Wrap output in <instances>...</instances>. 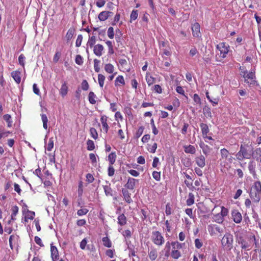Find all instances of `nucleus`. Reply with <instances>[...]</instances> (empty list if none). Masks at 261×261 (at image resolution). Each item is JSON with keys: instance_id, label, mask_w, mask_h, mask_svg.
<instances>
[{"instance_id": "1", "label": "nucleus", "mask_w": 261, "mask_h": 261, "mask_svg": "<svg viewBox=\"0 0 261 261\" xmlns=\"http://www.w3.org/2000/svg\"><path fill=\"white\" fill-rule=\"evenodd\" d=\"M246 147H249L247 144L243 145L241 144L240 146V151L241 152V155L245 157L246 159H249L251 156L253 157L254 152H255L256 154H260L261 152V149L260 148H257L255 151H253V148H251L250 150L247 149Z\"/></svg>"}, {"instance_id": "2", "label": "nucleus", "mask_w": 261, "mask_h": 261, "mask_svg": "<svg viewBox=\"0 0 261 261\" xmlns=\"http://www.w3.org/2000/svg\"><path fill=\"white\" fill-rule=\"evenodd\" d=\"M233 236L229 233H226L221 240V244L223 248L225 247L228 250H230L233 247Z\"/></svg>"}, {"instance_id": "3", "label": "nucleus", "mask_w": 261, "mask_h": 261, "mask_svg": "<svg viewBox=\"0 0 261 261\" xmlns=\"http://www.w3.org/2000/svg\"><path fill=\"white\" fill-rule=\"evenodd\" d=\"M152 234L151 240L154 244L158 246H161L164 244V238L160 232L159 231H153Z\"/></svg>"}, {"instance_id": "4", "label": "nucleus", "mask_w": 261, "mask_h": 261, "mask_svg": "<svg viewBox=\"0 0 261 261\" xmlns=\"http://www.w3.org/2000/svg\"><path fill=\"white\" fill-rule=\"evenodd\" d=\"M244 75L243 76L247 79H245V82L250 84V85H255L257 82L255 81V71H251L247 73V71H244Z\"/></svg>"}, {"instance_id": "5", "label": "nucleus", "mask_w": 261, "mask_h": 261, "mask_svg": "<svg viewBox=\"0 0 261 261\" xmlns=\"http://www.w3.org/2000/svg\"><path fill=\"white\" fill-rule=\"evenodd\" d=\"M231 216L233 220L236 223H240L242 220L241 214L237 210H233L231 211Z\"/></svg>"}, {"instance_id": "6", "label": "nucleus", "mask_w": 261, "mask_h": 261, "mask_svg": "<svg viewBox=\"0 0 261 261\" xmlns=\"http://www.w3.org/2000/svg\"><path fill=\"white\" fill-rule=\"evenodd\" d=\"M237 242L238 244L241 245V248L243 249H248L250 245L244 239V238L242 236H237Z\"/></svg>"}, {"instance_id": "7", "label": "nucleus", "mask_w": 261, "mask_h": 261, "mask_svg": "<svg viewBox=\"0 0 261 261\" xmlns=\"http://www.w3.org/2000/svg\"><path fill=\"white\" fill-rule=\"evenodd\" d=\"M50 252L53 261H57L59 259V252L57 248L53 244L50 245Z\"/></svg>"}, {"instance_id": "8", "label": "nucleus", "mask_w": 261, "mask_h": 261, "mask_svg": "<svg viewBox=\"0 0 261 261\" xmlns=\"http://www.w3.org/2000/svg\"><path fill=\"white\" fill-rule=\"evenodd\" d=\"M193 36L195 37H199L200 36V25L198 23L195 22L191 28Z\"/></svg>"}, {"instance_id": "9", "label": "nucleus", "mask_w": 261, "mask_h": 261, "mask_svg": "<svg viewBox=\"0 0 261 261\" xmlns=\"http://www.w3.org/2000/svg\"><path fill=\"white\" fill-rule=\"evenodd\" d=\"M217 48L218 49L221 54H222V58H224L226 57V54H227L228 50L227 47L225 45L224 43H222L217 46Z\"/></svg>"}, {"instance_id": "10", "label": "nucleus", "mask_w": 261, "mask_h": 261, "mask_svg": "<svg viewBox=\"0 0 261 261\" xmlns=\"http://www.w3.org/2000/svg\"><path fill=\"white\" fill-rule=\"evenodd\" d=\"M138 179L133 178L129 177L127 183L125 185L124 187L129 190H133L135 186L136 182L138 181Z\"/></svg>"}, {"instance_id": "11", "label": "nucleus", "mask_w": 261, "mask_h": 261, "mask_svg": "<svg viewBox=\"0 0 261 261\" xmlns=\"http://www.w3.org/2000/svg\"><path fill=\"white\" fill-rule=\"evenodd\" d=\"M93 53L96 56L100 57L102 55L104 47L101 44H98L93 46Z\"/></svg>"}, {"instance_id": "12", "label": "nucleus", "mask_w": 261, "mask_h": 261, "mask_svg": "<svg viewBox=\"0 0 261 261\" xmlns=\"http://www.w3.org/2000/svg\"><path fill=\"white\" fill-rule=\"evenodd\" d=\"M261 195V192L254 191V192H252L250 191V198L253 200L254 202L257 203L260 200V196Z\"/></svg>"}, {"instance_id": "13", "label": "nucleus", "mask_w": 261, "mask_h": 261, "mask_svg": "<svg viewBox=\"0 0 261 261\" xmlns=\"http://www.w3.org/2000/svg\"><path fill=\"white\" fill-rule=\"evenodd\" d=\"M205 158L202 155H201L195 158V162L197 165L201 168L204 167V166L205 165Z\"/></svg>"}, {"instance_id": "14", "label": "nucleus", "mask_w": 261, "mask_h": 261, "mask_svg": "<svg viewBox=\"0 0 261 261\" xmlns=\"http://www.w3.org/2000/svg\"><path fill=\"white\" fill-rule=\"evenodd\" d=\"M21 72L19 71H13L11 72V76L14 81L17 83L19 84L21 81Z\"/></svg>"}, {"instance_id": "15", "label": "nucleus", "mask_w": 261, "mask_h": 261, "mask_svg": "<svg viewBox=\"0 0 261 261\" xmlns=\"http://www.w3.org/2000/svg\"><path fill=\"white\" fill-rule=\"evenodd\" d=\"M122 192L124 196V198L127 203H130L133 202V200L130 197V194L129 193L127 190L122 189Z\"/></svg>"}, {"instance_id": "16", "label": "nucleus", "mask_w": 261, "mask_h": 261, "mask_svg": "<svg viewBox=\"0 0 261 261\" xmlns=\"http://www.w3.org/2000/svg\"><path fill=\"white\" fill-rule=\"evenodd\" d=\"M200 127L201 129V132L203 137H206V135L210 132V129L208 125L204 123H201L200 124Z\"/></svg>"}, {"instance_id": "17", "label": "nucleus", "mask_w": 261, "mask_h": 261, "mask_svg": "<svg viewBox=\"0 0 261 261\" xmlns=\"http://www.w3.org/2000/svg\"><path fill=\"white\" fill-rule=\"evenodd\" d=\"M107 118L108 117L105 115H102L100 118V121L101 122L102 127L105 129V133H107L109 129V126L107 124Z\"/></svg>"}, {"instance_id": "18", "label": "nucleus", "mask_w": 261, "mask_h": 261, "mask_svg": "<svg viewBox=\"0 0 261 261\" xmlns=\"http://www.w3.org/2000/svg\"><path fill=\"white\" fill-rule=\"evenodd\" d=\"M127 248L129 250L128 255L130 256H136L139 258V256L136 254L137 251L135 250V246L133 245H128Z\"/></svg>"}, {"instance_id": "19", "label": "nucleus", "mask_w": 261, "mask_h": 261, "mask_svg": "<svg viewBox=\"0 0 261 261\" xmlns=\"http://www.w3.org/2000/svg\"><path fill=\"white\" fill-rule=\"evenodd\" d=\"M185 152L187 153L194 154L196 152V149L194 146L189 145L188 146H184Z\"/></svg>"}, {"instance_id": "20", "label": "nucleus", "mask_w": 261, "mask_h": 261, "mask_svg": "<svg viewBox=\"0 0 261 261\" xmlns=\"http://www.w3.org/2000/svg\"><path fill=\"white\" fill-rule=\"evenodd\" d=\"M68 88L67 86L66 83L65 82L62 84V85L61 86V89L60 91V93L63 97H64L67 95V92H68Z\"/></svg>"}, {"instance_id": "21", "label": "nucleus", "mask_w": 261, "mask_h": 261, "mask_svg": "<svg viewBox=\"0 0 261 261\" xmlns=\"http://www.w3.org/2000/svg\"><path fill=\"white\" fill-rule=\"evenodd\" d=\"M118 223L121 226H123L126 223V218L123 214L118 216Z\"/></svg>"}, {"instance_id": "22", "label": "nucleus", "mask_w": 261, "mask_h": 261, "mask_svg": "<svg viewBox=\"0 0 261 261\" xmlns=\"http://www.w3.org/2000/svg\"><path fill=\"white\" fill-rule=\"evenodd\" d=\"M148 256L151 260H155L158 256V252L155 249H151L150 251L148 252Z\"/></svg>"}, {"instance_id": "23", "label": "nucleus", "mask_w": 261, "mask_h": 261, "mask_svg": "<svg viewBox=\"0 0 261 261\" xmlns=\"http://www.w3.org/2000/svg\"><path fill=\"white\" fill-rule=\"evenodd\" d=\"M103 189L105 191V193L106 196H112L113 195V190L112 188L110 187V184L109 185L103 186Z\"/></svg>"}, {"instance_id": "24", "label": "nucleus", "mask_w": 261, "mask_h": 261, "mask_svg": "<svg viewBox=\"0 0 261 261\" xmlns=\"http://www.w3.org/2000/svg\"><path fill=\"white\" fill-rule=\"evenodd\" d=\"M96 42V37L95 36L92 35V36H90L89 37V40L88 41L87 45L89 46L91 48L94 46V44Z\"/></svg>"}, {"instance_id": "25", "label": "nucleus", "mask_w": 261, "mask_h": 261, "mask_svg": "<svg viewBox=\"0 0 261 261\" xmlns=\"http://www.w3.org/2000/svg\"><path fill=\"white\" fill-rule=\"evenodd\" d=\"M95 98H96V96L94 92L92 91L90 92L88 95V99L91 104L94 105L96 103Z\"/></svg>"}, {"instance_id": "26", "label": "nucleus", "mask_w": 261, "mask_h": 261, "mask_svg": "<svg viewBox=\"0 0 261 261\" xmlns=\"http://www.w3.org/2000/svg\"><path fill=\"white\" fill-rule=\"evenodd\" d=\"M102 241L103 242V245L108 248H110L112 247V243L110 240L109 239L108 237H103L102 239Z\"/></svg>"}, {"instance_id": "27", "label": "nucleus", "mask_w": 261, "mask_h": 261, "mask_svg": "<svg viewBox=\"0 0 261 261\" xmlns=\"http://www.w3.org/2000/svg\"><path fill=\"white\" fill-rule=\"evenodd\" d=\"M74 31H75V30L73 28H70L68 30V32L66 33V36H65L67 41H69L72 39V38L73 36Z\"/></svg>"}, {"instance_id": "28", "label": "nucleus", "mask_w": 261, "mask_h": 261, "mask_svg": "<svg viewBox=\"0 0 261 261\" xmlns=\"http://www.w3.org/2000/svg\"><path fill=\"white\" fill-rule=\"evenodd\" d=\"M3 119L7 122L8 126L11 127L12 125L11 115L9 114H5L3 116Z\"/></svg>"}, {"instance_id": "29", "label": "nucleus", "mask_w": 261, "mask_h": 261, "mask_svg": "<svg viewBox=\"0 0 261 261\" xmlns=\"http://www.w3.org/2000/svg\"><path fill=\"white\" fill-rule=\"evenodd\" d=\"M116 159L115 152H111L108 156V160L110 164L112 165L114 164Z\"/></svg>"}, {"instance_id": "30", "label": "nucleus", "mask_w": 261, "mask_h": 261, "mask_svg": "<svg viewBox=\"0 0 261 261\" xmlns=\"http://www.w3.org/2000/svg\"><path fill=\"white\" fill-rule=\"evenodd\" d=\"M98 18L100 21H102L107 20L109 17L107 14H106V11L101 12L99 14Z\"/></svg>"}, {"instance_id": "31", "label": "nucleus", "mask_w": 261, "mask_h": 261, "mask_svg": "<svg viewBox=\"0 0 261 261\" xmlns=\"http://www.w3.org/2000/svg\"><path fill=\"white\" fill-rule=\"evenodd\" d=\"M253 190L256 192H261V183L259 181H256L254 183L252 187Z\"/></svg>"}, {"instance_id": "32", "label": "nucleus", "mask_w": 261, "mask_h": 261, "mask_svg": "<svg viewBox=\"0 0 261 261\" xmlns=\"http://www.w3.org/2000/svg\"><path fill=\"white\" fill-rule=\"evenodd\" d=\"M194 202V196L192 193H190L189 194V198L187 200L186 203L187 205L190 206L193 204Z\"/></svg>"}, {"instance_id": "33", "label": "nucleus", "mask_w": 261, "mask_h": 261, "mask_svg": "<svg viewBox=\"0 0 261 261\" xmlns=\"http://www.w3.org/2000/svg\"><path fill=\"white\" fill-rule=\"evenodd\" d=\"M105 70L108 73H112L114 71V66L110 63L107 64L105 65Z\"/></svg>"}, {"instance_id": "34", "label": "nucleus", "mask_w": 261, "mask_h": 261, "mask_svg": "<svg viewBox=\"0 0 261 261\" xmlns=\"http://www.w3.org/2000/svg\"><path fill=\"white\" fill-rule=\"evenodd\" d=\"M203 114L206 116L212 118V113L211 111V109L207 106H205L203 108Z\"/></svg>"}, {"instance_id": "35", "label": "nucleus", "mask_w": 261, "mask_h": 261, "mask_svg": "<svg viewBox=\"0 0 261 261\" xmlns=\"http://www.w3.org/2000/svg\"><path fill=\"white\" fill-rule=\"evenodd\" d=\"M200 147L202 148L203 152L205 154H207L210 152V148L208 145H205L204 143L200 144Z\"/></svg>"}, {"instance_id": "36", "label": "nucleus", "mask_w": 261, "mask_h": 261, "mask_svg": "<svg viewBox=\"0 0 261 261\" xmlns=\"http://www.w3.org/2000/svg\"><path fill=\"white\" fill-rule=\"evenodd\" d=\"M27 213L31 214V216H29V215H28L27 216H25V217H24V221L25 222H28V219L33 220L34 219V218L35 215V213L34 212L31 211H30L29 210H27Z\"/></svg>"}, {"instance_id": "37", "label": "nucleus", "mask_w": 261, "mask_h": 261, "mask_svg": "<svg viewBox=\"0 0 261 261\" xmlns=\"http://www.w3.org/2000/svg\"><path fill=\"white\" fill-rule=\"evenodd\" d=\"M87 148L88 150H93L95 148L94 142L92 140L89 139L87 141Z\"/></svg>"}, {"instance_id": "38", "label": "nucleus", "mask_w": 261, "mask_h": 261, "mask_svg": "<svg viewBox=\"0 0 261 261\" xmlns=\"http://www.w3.org/2000/svg\"><path fill=\"white\" fill-rule=\"evenodd\" d=\"M105 80V76L101 74H99L98 75V81L99 86L101 88H102L104 85V81Z\"/></svg>"}, {"instance_id": "39", "label": "nucleus", "mask_w": 261, "mask_h": 261, "mask_svg": "<svg viewBox=\"0 0 261 261\" xmlns=\"http://www.w3.org/2000/svg\"><path fill=\"white\" fill-rule=\"evenodd\" d=\"M146 82L149 86L153 84L155 81V79L151 76H148V74L147 73L146 77Z\"/></svg>"}, {"instance_id": "40", "label": "nucleus", "mask_w": 261, "mask_h": 261, "mask_svg": "<svg viewBox=\"0 0 261 261\" xmlns=\"http://www.w3.org/2000/svg\"><path fill=\"white\" fill-rule=\"evenodd\" d=\"M221 156L222 159H226L228 156L229 151L225 148L221 149L220 150Z\"/></svg>"}, {"instance_id": "41", "label": "nucleus", "mask_w": 261, "mask_h": 261, "mask_svg": "<svg viewBox=\"0 0 261 261\" xmlns=\"http://www.w3.org/2000/svg\"><path fill=\"white\" fill-rule=\"evenodd\" d=\"M171 255L173 258L177 259L181 256V254L177 250L174 249L172 250Z\"/></svg>"}, {"instance_id": "42", "label": "nucleus", "mask_w": 261, "mask_h": 261, "mask_svg": "<svg viewBox=\"0 0 261 261\" xmlns=\"http://www.w3.org/2000/svg\"><path fill=\"white\" fill-rule=\"evenodd\" d=\"M90 135L91 137L95 140L98 138V134L95 128L91 127L90 129Z\"/></svg>"}, {"instance_id": "43", "label": "nucleus", "mask_w": 261, "mask_h": 261, "mask_svg": "<svg viewBox=\"0 0 261 261\" xmlns=\"http://www.w3.org/2000/svg\"><path fill=\"white\" fill-rule=\"evenodd\" d=\"M138 11L136 10H133L130 14V22H132V20H136L138 17Z\"/></svg>"}, {"instance_id": "44", "label": "nucleus", "mask_w": 261, "mask_h": 261, "mask_svg": "<svg viewBox=\"0 0 261 261\" xmlns=\"http://www.w3.org/2000/svg\"><path fill=\"white\" fill-rule=\"evenodd\" d=\"M89 88L88 82L86 80H84L81 83V89L84 91H87Z\"/></svg>"}, {"instance_id": "45", "label": "nucleus", "mask_w": 261, "mask_h": 261, "mask_svg": "<svg viewBox=\"0 0 261 261\" xmlns=\"http://www.w3.org/2000/svg\"><path fill=\"white\" fill-rule=\"evenodd\" d=\"M215 221L218 223H222L224 221V218L220 214H217L214 216Z\"/></svg>"}, {"instance_id": "46", "label": "nucleus", "mask_w": 261, "mask_h": 261, "mask_svg": "<svg viewBox=\"0 0 261 261\" xmlns=\"http://www.w3.org/2000/svg\"><path fill=\"white\" fill-rule=\"evenodd\" d=\"M99 60L96 59L94 60V68L96 72H99L100 71V67L99 66Z\"/></svg>"}, {"instance_id": "47", "label": "nucleus", "mask_w": 261, "mask_h": 261, "mask_svg": "<svg viewBox=\"0 0 261 261\" xmlns=\"http://www.w3.org/2000/svg\"><path fill=\"white\" fill-rule=\"evenodd\" d=\"M206 96L207 99L212 103L213 105L214 106L217 105L218 103V99L215 98L214 100H212V98H211L210 96H209L208 92H206Z\"/></svg>"}, {"instance_id": "48", "label": "nucleus", "mask_w": 261, "mask_h": 261, "mask_svg": "<svg viewBox=\"0 0 261 261\" xmlns=\"http://www.w3.org/2000/svg\"><path fill=\"white\" fill-rule=\"evenodd\" d=\"M144 129V127L143 126H140L135 134V137L139 138L143 134Z\"/></svg>"}, {"instance_id": "49", "label": "nucleus", "mask_w": 261, "mask_h": 261, "mask_svg": "<svg viewBox=\"0 0 261 261\" xmlns=\"http://www.w3.org/2000/svg\"><path fill=\"white\" fill-rule=\"evenodd\" d=\"M253 161H251L249 163L248 169L251 173L253 175L255 174V166L253 165Z\"/></svg>"}, {"instance_id": "50", "label": "nucleus", "mask_w": 261, "mask_h": 261, "mask_svg": "<svg viewBox=\"0 0 261 261\" xmlns=\"http://www.w3.org/2000/svg\"><path fill=\"white\" fill-rule=\"evenodd\" d=\"M54 147V140H53V138H50L49 139V141H48V143L47 144V150L48 151H51V149H53Z\"/></svg>"}, {"instance_id": "51", "label": "nucleus", "mask_w": 261, "mask_h": 261, "mask_svg": "<svg viewBox=\"0 0 261 261\" xmlns=\"http://www.w3.org/2000/svg\"><path fill=\"white\" fill-rule=\"evenodd\" d=\"M108 36L110 39L114 38V29L113 27H111L109 28L108 30Z\"/></svg>"}, {"instance_id": "52", "label": "nucleus", "mask_w": 261, "mask_h": 261, "mask_svg": "<svg viewBox=\"0 0 261 261\" xmlns=\"http://www.w3.org/2000/svg\"><path fill=\"white\" fill-rule=\"evenodd\" d=\"M152 176L156 181H160L161 179V172L154 171L152 173Z\"/></svg>"}, {"instance_id": "53", "label": "nucleus", "mask_w": 261, "mask_h": 261, "mask_svg": "<svg viewBox=\"0 0 261 261\" xmlns=\"http://www.w3.org/2000/svg\"><path fill=\"white\" fill-rule=\"evenodd\" d=\"M75 63L77 65H82L83 63L82 57L80 55H76V57H75Z\"/></svg>"}, {"instance_id": "54", "label": "nucleus", "mask_w": 261, "mask_h": 261, "mask_svg": "<svg viewBox=\"0 0 261 261\" xmlns=\"http://www.w3.org/2000/svg\"><path fill=\"white\" fill-rule=\"evenodd\" d=\"M117 83H119L122 85L125 84L123 76L119 75L115 80V86H117Z\"/></svg>"}, {"instance_id": "55", "label": "nucleus", "mask_w": 261, "mask_h": 261, "mask_svg": "<svg viewBox=\"0 0 261 261\" xmlns=\"http://www.w3.org/2000/svg\"><path fill=\"white\" fill-rule=\"evenodd\" d=\"M171 245L173 247L174 249H178L181 248L182 247L181 244L178 243V242H172L171 243Z\"/></svg>"}, {"instance_id": "56", "label": "nucleus", "mask_w": 261, "mask_h": 261, "mask_svg": "<svg viewBox=\"0 0 261 261\" xmlns=\"http://www.w3.org/2000/svg\"><path fill=\"white\" fill-rule=\"evenodd\" d=\"M88 211H89L88 210L87 208H83V209H80L77 211V214L78 216H81L85 215L87 214L88 213Z\"/></svg>"}, {"instance_id": "57", "label": "nucleus", "mask_w": 261, "mask_h": 261, "mask_svg": "<svg viewBox=\"0 0 261 261\" xmlns=\"http://www.w3.org/2000/svg\"><path fill=\"white\" fill-rule=\"evenodd\" d=\"M193 100L195 102L198 104L199 106L201 105V99L197 94H194L193 95Z\"/></svg>"}, {"instance_id": "58", "label": "nucleus", "mask_w": 261, "mask_h": 261, "mask_svg": "<svg viewBox=\"0 0 261 261\" xmlns=\"http://www.w3.org/2000/svg\"><path fill=\"white\" fill-rule=\"evenodd\" d=\"M82 40H83L82 35H81V34L77 36V39L76 40V43H75V46L76 47H80L81 45Z\"/></svg>"}, {"instance_id": "59", "label": "nucleus", "mask_w": 261, "mask_h": 261, "mask_svg": "<svg viewBox=\"0 0 261 261\" xmlns=\"http://www.w3.org/2000/svg\"><path fill=\"white\" fill-rule=\"evenodd\" d=\"M115 252L114 249H108L106 251V255L110 258H113L114 257Z\"/></svg>"}, {"instance_id": "60", "label": "nucleus", "mask_w": 261, "mask_h": 261, "mask_svg": "<svg viewBox=\"0 0 261 261\" xmlns=\"http://www.w3.org/2000/svg\"><path fill=\"white\" fill-rule=\"evenodd\" d=\"M77 192H78L79 196H81L82 195V194L83 192V182L82 181H80V182L79 184Z\"/></svg>"}, {"instance_id": "61", "label": "nucleus", "mask_w": 261, "mask_h": 261, "mask_svg": "<svg viewBox=\"0 0 261 261\" xmlns=\"http://www.w3.org/2000/svg\"><path fill=\"white\" fill-rule=\"evenodd\" d=\"M24 59L25 57L23 54H21L18 57L19 63L23 67L24 66Z\"/></svg>"}, {"instance_id": "62", "label": "nucleus", "mask_w": 261, "mask_h": 261, "mask_svg": "<svg viewBox=\"0 0 261 261\" xmlns=\"http://www.w3.org/2000/svg\"><path fill=\"white\" fill-rule=\"evenodd\" d=\"M195 245L196 248L200 249L202 246L203 243L199 239H196L195 240Z\"/></svg>"}, {"instance_id": "63", "label": "nucleus", "mask_w": 261, "mask_h": 261, "mask_svg": "<svg viewBox=\"0 0 261 261\" xmlns=\"http://www.w3.org/2000/svg\"><path fill=\"white\" fill-rule=\"evenodd\" d=\"M228 211L227 208H225L224 206L221 207V211L220 214V215H222V217L224 218V217L226 216L228 214Z\"/></svg>"}, {"instance_id": "64", "label": "nucleus", "mask_w": 261, "mask_h": 261, "mask_svg": "<svg viewBox=\"0 0 261 261\" xmlns=\"http://www.w3.org/2000/svg\"><path fill=\"white\" fill-rule=\"evenodd\" d=\"M94 180V178L93 177V176L92 175V174H90V173H88L87 175H86V180L89 182V183H92Z\"/></svg>"}]
</instances>
